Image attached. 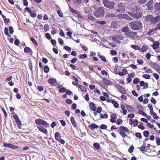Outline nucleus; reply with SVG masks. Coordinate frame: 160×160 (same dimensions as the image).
Segmentation results:
<instances>
[{
	"instance_id": "obj_1",
	"label": "nucleus",
	"mask_w": 160,
	"mask_h": 160,
	"mask_svg": "<svg viewBox=\"0 0 160 160\" xmlns=\"http://www.w3.org/2000/svg\"><path fill=\"white\" fill-rule=\"evenodd\" d=\"M128 9L132 12H128V13L135 19L140 18L142 16V13L138 12L140 10V6L135 3H129L128 4Z\"/></svg>"
},
{
	"instance_id": "obj_2",
	"label": "nucleus",
	"mask_w": 160,
	"mask_h": 160,
	"mask_svg": "<svg viewBox=\"0 0 160 160\" xmlns=\"http://www.w3.org/2000/svg\"><path fill=\"white\" fill-rule=\"evenodd\" d=\"M129 26L132 30L135 31L141 30L143 28L142 23L139 20L130 22L129 23Z\"/></svg>"
},
{
	"instance_id": "obj_3",
	"label": "nucleus",
	"mask_w": 160,
	"mask_h": 160,
	"mask_svg": "<svg viewBox=\"0 0 160 160\" xmlns=\"http://www.w3.org/2000/svg\"><path fill=\"white\" fill-rule=\"evenodd\" d=\"M145 20L147 22H150L151 24H155L160 21V16L158 15L154 17L151 15H148L146 16Z\"/></svg>"
},
{
	"instance_id": "obj_4",
	"label": "nucleus",
	"mask_w": 160,
	"mask_h": 160,
	"mask_svg": "<svg viewBox=\"0 0 160 160\" xmlns=\"http://www.w3.org/2000/svg\"><path fill=\"white\" fill-rule=\"evenodd\" d=\"M118 131L120 135L123 138H125V137H128L125 132H129V130L127 128L122 126L119 127V130Z\"/></svg>"
},
{
	"instance_id": "obj_5",
	"label": "nucleus",
	"mask_w": 160,
	"mask_h": 160,
	"mask_svg": "<svg viewBox=\"0 0 160 160\" xmlns=\"http://www.w3.org/2000/svg\"><path fill=\"white\" fill-rule=\"evenodd\" d=\"M105 12L103 8L101 7H99L94 12V15L95 17L98 18L100 17L103 16Z\"/></svg>"
},
{
	"instance_id": "obj_6",
	"label": "nucleus",
	"mask_w": 160,
	"mask_h": 160,
	"mask_svg": "<svg viewBox=\"0 0 160 160\" xmlns=\"http://www.w3.org/2000/svg\"><path fill=\"white\" fill-rule=\"evenodd\" d=\"M103 3L105 7L111 9L114 8L115 5V2L108 0H104L103 1Z\"/></svg>"
},
{
	"instance_id": "obj_7",
	"label": "nucleus",
	"mask_w": 160,
	"mask_h": 160,
	"mask_svg": "<svg viewBox=\"0 0 160 160\" xmlns=\"http://www.w3.org/2000/svg\"><path fill=\"white\" fill-rule=\"evenodd\" d=\"M125 6L122 3H120L117 4L116 7V12L118 13H122L125 11Z\"/></svg>"
},
{
	"instance_id": "obj_8",
	"label": "nucleus",
	"mask_w": 160,
	"mask_h": 160,
	"mask_svg": "<svg viewBox=\"0 0 160 160\" xmlns=\"http://www.w3.org/2000/svg\"><path fill=\"white\" fill-rule=\"evenodd\" d=\"M35 122L36 124L37 125H43L45 127H47L49 126V124L46 121L43 120L40 118L36 119Z\"/></svg>"
},
{
	"instance_id": "obj_9",
	"label": "nucleus",
	"mask_w": 160,
	"mask_h": 160,
	"mask_svg": "<svg viewBox=\"0 0 160 160\" xmlns=\"http://www.w3.org/2000/svg\"><path fill=\"white\" fill-rule=\"evenodd\" d=\"M123 38L122 36L119 35H115L112 38L113 41L118 43H120L121 42L120 40H122Z\"/></svg>"
},
{
	"instance_id": "obj_10",
	"label": "nucleus",
	"mask_w": 160,
	"mask_h": 160,
	"mask_svg": "<svg viewBox=\"0 0 160 160\" xmlns=\"http://www.w3.org/2000/svg\"><path fill=\"white\" fill-rule=\"evenodd\" d=\"M3 146L4 147L14 149H17L19 148V147L17 146H16L13 144L9 143H3Z\"/></svg>"
},
{
	"instance_id": "obj_11",
	"label": "nucleus",
	"mask_w": 160,
	"mask_h": 160,
	"mask_svg": "<svg viewBox=\"0 0 160 160\" xmlns=\"http://www.w3.org/2000/svg\"><path fill=\"white\" fill-rule=\"evenodd\" d=\"M117 16L119 18L125 19L129 20H132V19L127 14H118Z\"/></svg>"
},
{
	"instance_id": "obj_12",
	"label": "nucleus",
	"mask_w": 160,
	"mask_h": 160,
	"mask_svg": "<svg viewBox=\"0 0 160 160\" xmlns=\"http://www.w3.org/2000/svg\"><path fill=\"white\" fill-rule=\"evenodd\" d=\"M13 117L15 120V121L17 124L18 125V127L19 128H21V125L22 124L18 116L16 114H14L13 116Z\"/></svg>"
},
{
	"instance_id": "obj_13",
	"label": "nucleus",
	"mask_w": 160,
	"mask_h": 160,
	"mask_svg": "<svg viewBox=\"0 0 160 160\" xmlns=\"http://www.w3.org/2000/svg\"><path fill=\"white\" fill-rule=\"evenodd\" d=\"M126 35L131 38H137L138 36L137 33L133 31H129Z\"/></svg>"
},
{
	"instance_id": "obj_14",
	"label": "nucleus",
	"mask_w": 160,
	"mask_h": 160,
	"mask_svg": "<svg viewBox=\"0 0 160 160\" xmlns=\"http://www.w3.org/2000/svg\"><path fill=\"white\" fill-rule=\"evenodd\" d=\"M150 65L152 67H153L154 69H155L159 73L158 70H159L160 67L159 65L155 62H151L150 63Z\"/></svg>"
},
{
	"instance_id": "obj_15",
	"label": "nucleus",
	"mask_w": 160,
	"mask_h": 160,
	"mask_svg": "<svg viewBox=\"0 0 160 160\" xmlns=\"http://www.w3.org/2000/svg\"><path fill=\"white\" fill-rule=\"evenodd\" d=\"M153 0H150L147 4L146 6L147 7L149 10H152L153 9Z\"/></svg>"
},
{
	"instance_id": "obj_16",
	"label": "nucleus",
	"mask_w": 160,
	"mask_h": 160,
	"mask_svg": "<svg viewBox=\"0 0 160 160\" xmlns=\"http://www.w3.org/2000/svg\"><path fill=\"white\" fill-rule=\"evenodd\" d=\"M117 114L116 113H113L110 115V122L112 123H114L116 122V119L117 118Z\"/></svg>"
},
{
	"instance_id": "obj_17",
	"label": "nucleus",
	"mask_w": 160,
	"mask_h": 160,
	"mask_svg": "<svg viewBox=\"0 0 160 160\" xmlns=\"http://www.w3.org/2000/svg\"><path fill=\"white\" fill-rule=\"evenodd\" d=\"M118 23L117 22L113 21L111 23L110 27L111 28L118 29L119 28V25H118Z\"/></svg>"
},
{
	"instance_id": "obj_18",
	"label": "nucleus",
	"mask_w": 160,
	"mask_h": 160,
	"mask_svg": "<svg viewBox=\"0 0 160 160\" xmlns=\"http://www.w3.org/2000/svg\"><path fill=\"white\" fill-rule=\"evenodd\" d=\"M118 88L119 92L122 94H124L126 93V92L123 87L120 85H118Z\"/></svg>"
},
{
	"instance_id": "obj_19",
	"label": "nucleus",
	"mask_w": 160,
	"mask_h": 160,
	"mask_svg": "<svg viewBox=\"0 0 160 160\" xmlns=\"http://www.w3.org/2000/svg\"><path fill=\"white\" fill-rule=\"evenodd\" d=\"M160 43L158 41H154L152 47L153 49L155 50L158 48Z\"/></svg>"
},
{
	"instance_id": "obj_20",
	"label": "nucleus",
	"mask_w": 160,
	"mask_h": 160,
	"mask_svg": "<svg viewBox=\"0 0 160 160\" xmlns=\"http://www.w3.org/2000/svg\"><path fill=\"white\" fill-rule=\"evenodd\" d=\"M89 108L91 110L94 112L96 111L97 109L95 104L92 102L89 104Z\"/></svg>"
},
{
	"instance_id": "obj_21",
	"label": "nucleus",
	"mask_w": 160,
	"mask_h": 160,
	"mask_svg": "<svg viewBox=\"0 0 160 160\" xmlns=\"http://www.w3.org/2000/svg\"><path fill=\"white\" fill-rule=\"evenodd\" d=\"M48 82L51 85H53L57 82L56 80L53 78H51L48 80Z\"/></svg>"
},
{
	"instance_id": "obj_22",
	"label": "nucleus",
	"mask_w": 160,
	"mask_h": 160,
	"mask_svg": "<svg viewBox=\"0 0 160 160\" xmlns=\"http://www.w3.org/2000/svg\"><path fill=\"white\" fill-rule=\"evenodd\" d=\"M89 128L92 130H93L95 129L98 128V126L95 123H93L91 125H90L88 126Z\"/></svg>"
},
{
	"instance_id": "obj_23",
	"label": "nucleus",
	"mask_w": 160,
	"mask_h": 160,
	"mask_svg": "<svg viewBox=\"0 0 160 160\" xmlns=\"http://www.w3.org/2000/svg\"><path fill=\"white\" fill-rule=\"evenodd\" d=\"M70 121L73 126L75 128H77V125L74 118L73 117H72L70 119Z\"/></svg>"
},
{
	"instance_id": "obj_24",
	"label": "nucleus",
	"mask_w": 160,
	"mask_h": 160,
	"mask_svg": "<svg viewBox=\"0 0 160 160\" xmlns=\"http://www.w3.org/2000/svg\"><path fill=\"white\" fill-rule=\"evenodd\" d=\"M37 128L39 129V130L42 132L46 134L48 132L47 129L44 128L43 127L38 126Z\"/></svg>"
},
{
	"instance_id": "obj_25",
	"label": "nucleus",
	"mask_w": 160,
	"mask_h": 160,
	"mask_svg": "<svg viewBox=\"0 0 160 160\" xmlns=\"http://www.w3.org/2000/svg\"><path fill=\"white\" fill-rule=\"evenodd\" d=\"M131 122V124H133L134 127H136L138 126V122L137 120H133V119H130Z\"/></svg>"
},
{
	"instance_id": "obj_26",
	"label": "nucleus",
	"mask_w": 160,
	"mask_h": 160,
	"mask_svg": "<svg viewBox=\"0 0 160 160\" xmlns=\"http://www.w3.org/2000/svg\"><path fill=\"white\" fill-rule=\"evenodd\" d=\"M103 82L104 84L108 86L111 84V81L107 78H104L103 79Z\"/></svg>"
},
{
	"instance_id": "obj_27",
	"label": "nucleus",
	"mask_w": 160,
	"mask_h": 160,
	"mask_svg": "<svg viewBox=\"0 0 160 160\" xmlns=\"http://www.w3.org/2000/svg\"><path fill=\"white\" fill-rule=\"evenodd\" d=\"M129 28L128 26H125L122 29L121 31L125 33V34L127 35V34L129 32Z\"/></svg>"
},
{
	"instance_id": "obj_28",
	"label": "nucleus",
	"mask_w": 160,
	"mask_h": 160,
	"mask_svg": "<svg viewBox=\"0 0 160 160\" xmlns=\"http://www.w3.org/2000/svg\"><path fill=\"white\" fill-rule=\"evenodd\" d=\"M24 51L25 52L27 53L31 52V55L32 54V50L31 48L28 47H26L24 48Z\"/></svg>"
},
{
	"instance_id": "obj_29",
	"label": "nucleus",
	"mask_w": 160,
	"mask_h": 160,
	"mask_svg": "<svg viewBox=\"0 0 160 160\" xmlns=\"http://www.w3.org/2000/svg\"><path fill=\"white\" fill-rule=\"evenodd\" d=\"M55 137L56 140L58 141L61 139V136L59 132H57L55 133Z\"/></svg>"
},
{
	"instance_id": "obj_30",
	"label": "nucleus",
	"mask_w": 160,
	"mask_h": 160,
	"mask_svg": "<svg viewBox=\"0 0 160 160\" xmlns=\"http://www.w3.org/2000/svg\"><path fill=\"white\" fill-rule=\"evenodd\" d=\"M154 8L156 11L160 10V3L157 2L154 5Z\"/></svg>"
},
{
	"instance_id": "obj_31",
	"label": "nucleus",
	"mask_w": 160,
	"mask_h": 160,
	"mask_svg": "<svg viewBox=\"0 0 160 160\" xmlns=\"http://www.w3.org/2000/svg\"><path fill=\"white\" fill-rule=\"evenodd\" d=\"M148 49V48L146 45H143L142 48H140V51L141 52H144L146 51Z\"/></svg>"
},
{
	"instance_id": "obj_32",
	"label": "nucleus",
	"mask_w": 160,
	"mask_h": 160,
	"mask_svg": "<svg viewBox=\"0 0 160 160\" xmlns=\"http://www.w3.org/2000/svg\"><path fill=\"white\" fill-rule=\"evenodd\" d=\"M126 108L128 110L129 112L133 111L134 110V108L132 106L129 105H127L126 106Z\"/></svg>"
},
{
	"instance_id": "obj_33",
	"label": "nucleus",
	"mask_w": 160,
	"mask_h": 160,
	"mask_svg": "<svg viewBox=\"0 0 160 160\" xmlns=\"http://www.w3.org/2000/svg\"><path fill=\"white\" fill-rule=\"evenodd\" d=\"M111 103L113 104V106L115 108H118L119 106V104L115 101L112 100Z\"/></svg>"
},
{
	"instance_id": "obj_34",
	"label": "nucleus",
	"mask_w": 160,
	"mask_h": 160,
	"mask_svg": "<svg viewBox=\"0 0 160 160\" xmlns=\"http://www.w3.org/2000/svg\"><path fill=\"white\" fill-rule=\"evenodd\" d=\"M58 7V8H59V9L57 11V12L59 15V16L61 17H63V13L62 12V11L60 10V7L58 5H56Z\"/></svg>"
},
{
	"instance_id": "obj_35",
	"label": "nucleus",
	"mask_w": 160,
	"mask_h": 160,
	"mask_svg": "<svg viewBox=\"0 0 160 160\" xmlns=\"http://www.w3.org/2000/svg\"><path fill=\"white\" fill-rule=\"evenodd\" d=\"M143 69L145 71V72L147 73H151L152 72V70L150 68L147 69V67H144L143 68Z\"/></svg>"
},
{
	"instance_id": "obj_36",
	"label": "nucleus",
	"mask_w": 160,
	"mask_h": 160,
	"mask_svg": "<svg viewBox=\"0 0 160 160\" xmlns=\"http://www.w3.org/2000/svg\"><path fill=\"white\" fill-rule=\"evenodd\" d=\"M131 47L135 50H140V49L139 46L137 45H131Z\"/></svg>"
},
{
	"instance_id": "obj_37",
	"label": "nucleus",
	"mask_w": 160,
	"mask_h": 160,
	"mask_svg": "<svg viewBox=\"0 0 160 160\" xmlns=\"http://www.w3.org/2000/svg\"><path fill=\"white\" fill-rule=\"evenodd\" d=\"M30 40L32 41L33 44L35 46H37L38 43L35 39L33 37H31L30 38Z\"/></svg>"
},
{
	"instance_id": "obj_38",
	"label": "nucleus",
	"mask_w": 160,
	"mask_h": 160,
	"mask_svg": "<svg viewBox=\"0 0 160 160\" xmlns=\"http://www.w3.org/2000/svg\"><path fill=\"white\" fill-rule=\"evenodd\" d=\"M93 146L95 148L97 149H99L100 148V144L97 142L94 143L93 144Z\"/></svg>"
},
{
	"instance_id": "obj_39",
	"label": "nucleus",
	"mask_w": 160,
	"mask_h": 160,
	"mask_svg": "<svg viewBox=\"0 0 160 160\" xmlns=\"http://www.w3.org/2000/svg\"><path fill=\"white\" fill-rule=\"evenodd\" d=\"M87 58V55L84 54H81L78 57V58L80 59H82L84 58Z\"/></svg>"
},
{
	"instance_id": "obj_40",
	"label": "nucleus",
	"mask_w": 160,
	"mask_h": 160,
	"mask_svg": "<svg viewBox=\"0 0 160 160\" xmlns=\"http://www.w3.org/2000/svg\"><path fill=\"white\" fill-rule=\"evenodd\" d=\"M78 87L82 91L84 92H87V89L85 87L78 85Z\"/></svg>"
},
{
	"instance_id": "obj_41",
	"label": "nucleus",
	"mask_w": 160,
	"mask_h": 160,
	"mask_svg": "<svg viewBox=\"0 0 160 160\" xmlns=\"http://www.w3.org/2000/svg\"><path fill=\"white\" fill-rule=\"evenodd\" d=\"M138 112L139 114L142 115L145 117H147V115L146 114V113L143 111L142 110H139L138 111Z\"/></svg>"
},
{
	"instance_id": "obj_42",
	"label": "nucleus",
	"mask_w": 160,
	"mask_h": 160,
	"mask_svg": "<svg viewBox=\"0 0 160 160\" xmlns=\"http://www.w3.org/2000/svg\"><path fill=\"white\" fill-rule=\"evenodd\" d=\"M4 33L6 35H7L8 37H11V35L8 33V28L6 27L4 28Z\"/></svg>"
},
{
	"instance_id": "obj_43",
	"label": "nucleus",
	"mask_w": 160,
	"mask_h": 160,
	"mask_svg": "<svg viewBox=\"0 0 160 160\" xmlns=\"http://www.w3.org/2000/svg\"><path fill=\"white\" fill-rule=\"evenodd\" d=\"M88 18L89 20L92 21H95L96 20L92 16L89 15H88Z\"/></svg>"
},
{
	"instance_id": "obj_44",
	"label": "nucleus",
	"mask_w": 160,
	"mask_h": 160,
	"mask_svg": "<svg viewBox=\"0 0 160 160\" xmlns=\"http://www.w3.org/2000/svg\"><path fill=\"white\" fill-rule=\"evenodd\" d=\"M134 148L133 146L132 145L128 149V152L131 153H132Z\"/></svg>"
},
{
	"instance_id": "obj_45",
	"label": "nucleus",
	"mask_w": 160,
	"mask_h": 160,
	"mask_svg": "<svg viewBox=\"0 0 160 160\" xmlns=\"http://www.w3.org/2000/svg\"><path fill=\"white\" fill-rule=\"evenodd\" d=\"M138 127L142 130H143L145 129V128L143 126V123L142 122L140 123V124L138 125Z\"/></svg>"
},
{
	"instance_id": "obj_46",
	"label": "nucleus",
	"mask_w": 160,
	"mask_h": 160,
	"mask_svg": "<svg viewBox=\"0 0 160 160\" xmlns=\"http://www.w3.org/2000/svg\"><path fill=\"white\" fill-rule=\"evenodd\" d=\"M123 123V121L121 119H117V121L116 122V124L118 125H119L121 124H122Z\"/></svg>"
},
{
	"instance_id": "obj_47",
	"label": "nucleus",
	"mask_w": 160,
	"mask_h": 160,
	"mask_svg": "<svg viewBox=\"0 0 160 160\" xmlns=\"http://www.w3.org/2000/svg\"><path fill=\"white\" fill-rule=\"evenodd\" d=\"M49 71V68L47 66H45L44 68V71L45 72L47 73Z\"/></svg>"
},
{
	"instance_id": "obj_48",
	"label": "nucleus",
	"mask_w": 160,
	"mask_h": 160,
	"mask_svg": "<svg viewBox=\"0 0 160 160\" xmlns=\"http://www.w3.org/2000/svg\"><path fill=\"white\" fill-rule=\"evenodd\" d=\"M147 0H138V2L140 4H142L145 3Z\"/></svg>"
},
{
	"instance_id": "obj_49",
	"label": "nucleus",
	"mask_w": 160,
	"mask_h": 160,
	"mask_svg": "<svg viewBox=\"0 0 160 160\" xmlns=\"http://www.w3.org/2000/svg\"><path fill=\"white\" fill-rule=\"evenodd\" d=\"M100 117L102 118H108V115L107 113L105 114L104 115H103L102 114H100Z\"/></svg>"
},
{
	"instance_id": "obj_50",
	"label": "nucleus",
	"mask_w": 160,
	"mask_h": 160,
	"mask_svg": "<svg viewBox=\"0 0 160 160\" xmlns=\"http://www.w3.org/2000/svg\"><path fill=\"white\" fill-rule=\"evenodd\" d=\"M69 10L70 12H71L72 13L78 14V11L77 10H74V9L71 8V7H69Z\"/></svg>"
},
{
	"instance_id": "obj_51",
	"label": "nucleus",
	"mask_w": 160,
	"mask_h": 160,
	"mask_svg": "<svg viewBox=\"0 0 160 160\" xmlns=\"http://www.w3.org/2000/svg\"><path fill=\"white\" fill-rule=\"evenodd\" d=\"M149 132L148 131H144L143 132V135L145 137H148Z\"/></svg>"
},
{
	"instance_id": "obj_52",
	"label": "nucleus",
	"mask_w": 160,
	"mask_h": 160,
	"mask_svg": "<svg viewBox=\"0 0 160 160\" xmlns=\"http://www.w3.org/2000/svg\"><path fill=\"white\" fill-rule=\"evenodd\" d=\"M139 82V80L138 78H134L133 81V83L134 84L138 83Z\"/></svg>"
},
{
	"instance_id": "obj_53",
	"label": "nucleus",
	"mask_w": 160,
	"mask_h": 160,
	"mask_svg": "<svg viewBox=\"0 0 160 160\" xmlns=\"http://www.w3.org/2000/svg\"><path fill=\"white\" fill-rule=\"evenodd\" d=\"M43 28L45 32L49 30V27L48 25V24H45Z\"/></svg>"
},
{
	"instance_id": "obj_54",
	"label": "nucleus",
	"mask_w": 160,
	"mask_h": 160,
	"mask_svg": "<svg viewBox=\"0 0 160 160\" xmlns=\"http://www.w3.org/2000/svg\"><path fill=\"white\" fill-rule=\"evenodd\" d=\"M136 137L138 138H139L140 139L142 138V136L141 135V134L140 132H136L135 133V135Z\"/></svg>"
},
{
	"instance_id": "obj_55",
	"label": "nucleus",
	"mask_w": 160,
	"mask_h": 160,
	"mask_svg": "<svg viewBox=\"0 0 160 160\" xmlns=\"http://www.w3.org/2000/svg\"><path fill=\"white\" fill-rule=\"evenodd\" d=\"M74 3H76L78 5L81 4L82 3L81 0H73Z\"/></svg>"
},
{
	"instance_id": "obj_56",
	"label": "nucleus",
	"mask_w": 160,
	"mask_h": 160,
	"mask_svg": "<svg viewBox=\"0 0 160 160\" xmlns=\"http://www.w3.org/2000/svg\"><path fill=\"white\" fill-rule=\"evenodd\" d=\"M143 78L146 79H149L150 78V76L149 75L147 74H144L142 75Z\"/></svg>"
},
{
	"instance_id": "obj_57",
	"label": "nucleus",
	"mask_w": 160,
	"mask_h": 160,
	"mask_svg": "<svg viewBox=\"0 0 160 160\" xmlns=\"http://www.w3.org/2000/svg\"><path fill=\"white\" fill-rule=\"evenodd\" d=\"M66 91H67V90L64 87H62L61 88H60L58 90V92H64Z\"/></svg>"
},
{
	"instance_id": "obj_58",
	"label": "nucleus",
	"mask_w": 160,
	"mask_h": 160,
	"mask_svg": "<svg viewBox=\"0 0 160 160\" xmlns=\"http://www.w3.org/2000/svg\"><path fill=\"white\" fill-rule=\"evenodd\" d=\"M153 76L155 78L158 80L159 78V75L157 73H154L153 74Z\"/></svg>"
},
{
	"instance_id": "obj_59",
	"label": "nucleus",
	"mask_w": 160,
	"mask_h": 160,
	"mask_svg": "<svg viewBox=\"0 0 160 160\" xmlns=\"http://www.w3.org/2000/svg\"><path fill=\"white\" fill-rule=\"evenodd\" d=\"M153 117V118L154 119H157L159 118V117L158 116L157 114L155 112H153L151 114Z\"/></svg>"
},
{
	"instance_id": "obj_60",
	"label": "nucleus",
	"mask_w": 160,
	"mask_h": 160,
	"mask_svg": "<svg viewBox=\"0 0 160 160\" xmlns=\"http://www.w3.org/2000/svg\"><path fill=\"white\" fill-rule=\"evenodd\" d=\"M99 58L104 62H106V59L104 56L100 55Z\"/></svg>"
},
{
	"instance_id": "obj_61",
	"label": "nucleus",
	"mask_w": 160,
	"mask_h": 160,
	"mask_svg": "<svg viewBox=\"0 0 160 160\" xmlns=\"http://www.w3.org/2000/svg\"><path fill=\"white\" fill-rule=\"evenodd\" d=\"M45 35L46 38L48 40L50 39L51 38V35L48 33H46Z\"/></svg>"
},
{
	"instance_id": "obj_62",
	"label": "nucleus",
	"mask_w": 160,
	"mask_h": 160,
	"mask_svg": "<svg viewBox=\"0 0 160 160\" xmlns=\"http://www.w3.org/2000/svg\"><path fill=\"white\" fill-rule=\"evenodd\" d=\"M37 89L39 91L41 92L43 90V87L41 86H38L37 87Z\"/></svg>"
},
{
	"instance_id": "obj_63",
	"label": "nucleus",
	"mask_w": 160,
	"mask_h": 160,
	"mask_svg": "<svg viewBox=\"0 0 160 160\" xmlns=\"http://www.w3.org/2000/svg\"><path fill=\"white\" fill-rule=\"evenodd\" d=\"M134 75L135 74L134 72H132L128 74V77H130L131 78H133L134 77Z\"/></svg>"
},
{
	"instance_id": "obj_64",
	"label": "nucleus",
	"mask_w": 160,
	"mask_h": 160,
	"mask_svg": "<svg viewBox=\"0 0 160 160\" xmlns=\"http://www.w3.org/2000/svg\"><path fill=\"white\" fill-rule=\"evenodd\" d=\"M156 139L157 145H160V138H156Z\"/></svg>"
}]
</instances>
